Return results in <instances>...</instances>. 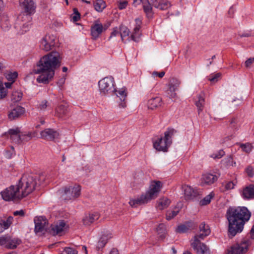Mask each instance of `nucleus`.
Segmentation results:
<instances>
[{"instance_id": "obj_1", "label": "nucleus", "mask_w": 254, "mask_h": 254, "mask_svg": "<svg viewBox=\"0 0 254 254\" xmlns=\"http://www.w3.org/2000/svg\"><path fill=\"white\" fill-rule=\"evenodd\" d=\"M45 179V176L43 174H24L17 185H12L2 191L0 192L1 197L5 201H18L32 192Z\"/></svg>"}, {"instance_id": "obj_2", "label": "nucleus", "mask_w": 254, "mask_h": 254, "mask_svg": "<svg viewBox=\"0 0 254 254\" xmlns=\"http://www.w3.org/2000/svg\"><path fill=\"white\" fill-rule=\"evenodd\" d=\"M61 60L60 53L54 51L41 58L32 71L33 73L39 74L36 81L39 83H49L54 77L56 69L60 66Z\"/></svg>"}, {"instance_id": "obj_3", "label": "nucleus", "mask_w": 254, "mask_h": 254, "mask_svg": "<svg viewBox=\"0 0 254 254\" xmlns=\"http://www.w3.org/2000/svg\"><path fill=\"white\" fill-rule=\"evenodd\" d=\"M251 213L246 207H230L226 217L228 221V232L232 237L241 233L245 223L250 219Z\"/></svg>"}, {"instance_id": "obj_4", "label": "nucleus", "mask_w": 254, "mask_h": 254, "mask_svg": "<svg viewBox=\"0 0 254 254\" xmlns=\"http://www.w3.org/2000/svg\"><path fill=\"white\" fill-rule=\"evenodd\" d=\"M162 188V183L159 181L151 182L149 188L139 196L135 199H130L129 205L132 207L146 204L151 200L156 199Z\"/></svg>"}, {"instance_id": "obj_5", "label": "nucleus", "mask_w": 254, "mask_h": 254, "mask_svg": "<svg viewBox=\"0 0 254 254\" xmlns=\"http://www.w3.org/2000/svg\"><path fill=\"white\" fill-rule=\"evenodd\" d=\"M173 128H168L164 133V137L158 138L153 142V146L158 151L166 152L172 143V137L176 132Z\"/></svg>"}, {"instance_id": "obj_6", "label": "nucleus", "mask_w": 254, "mask_h": 254, "mask_svg": "<svg viewBox=\"0 0 254 254\" xmlns=\"http://www.w3.org/2000/svg\"><path fill=\"white\" fill-rule=\"evenodd\" d=\"M81 186L73 184L64 187L62 191V197L65 200H72L81 194Z\"/></svg>"}, {"instance_id": "obj_7", "label": "nucleus", "mask_w": 254, "mask_h": 254, "mask_svg": "<svg viewBox=\"0 0 254 254\" xmlns=\"http://www.w3.org/2000/svg\"><path fill=\"white\" fill-rule=\"evenodd\" d=\"M100 92L105 95L110 94L115 90L114 78L111 76L105 77L98 82Z\"/></svg>"}, {"instance_id": "obj_8", "label": "nucleus", "mask_w": 254, "mask_h": 254, "mask_svg": "<svg viewBox=\"0 0 254 254\" xmlns=\"http://www.w3.org/2000/svg\"><path fill=\"white\" fill-rule=\"evenodd\" d=\"M21 241L17 238H13L9 235H5L0 237V246L7 249H14L20 245Z\"/></svg>"}, {"instance_id": "obj_9", "label": "nucleus", "mask_w": 254, "mask_h": 254, "mask_svg": "<svg viewBox=\"0 0 254 254\" xmlns=\"http://www.w3.org/2000/svg\"><path fill=\"white\" fill-rule=\"evenodd\" d=\"M250 244V240H244L240 244H236L232 246L227 254H244L247 252Z\"/></svg>"}, {"instance_id": "obj_10", "label": "nucleus", "mask_w": 254, "mask_h": 254, "mask_svg": "<svg viewBox=\"0 0 254 254\" xmlns=\"http://www.w3.org/2000/svg\"><path fill=\"white\" fill-rule=\"evenodd\" d=\"M20 3L23 9L27 13L26 15H24L22 18H24L30 21L31 18L29 15L34 13L36 8L33 1L32 0H20Z\"/></svg>"}, {"instance_id": "obj_11", "label": "nucleus", "mask_w": 254, "mask_h": 254, "mask_svg": "<svg viewBox=\"0 0 254 254\" xmlns=\"http://www.w3.org/2000/svg\"><path fill=\"white\" fill-rule=\"evenodd\" d=\"M210 234V230L209 226L205 222L200 223L199 226V233L193 238V246L196 247L198 243V239L203 240L205 237Z\"/></svg>"}, {"instance_id": "obj_12", "label": "nucleus", "mask_w": 254, "mask_h": 254, "mask_svg": "<svg viewBox=\"0 0 254 254\" xmlns=\"http://www.w3.org/2000/svg\"><path fill=\"white\" fill-rule=\"evenodd\" d=\"M55 40V38L53 35H47L42 39L40 46L42 50L49 51L54 46Z\"/></svg>"}, {"instance_id": "obj_13", "label": "nucleus", "mask_w": 254, "mask_h": 254, "mask_svg": "<svg viewBox=\"0 0 254 254\" xmlns=\"http://www.w3.org/2000/svg\"><path fill=\"white\" fill-rule=\"evenodd\" d=\"M35 232L36 233H42L47 228L48 221L44 216L36 217L34 219Z\"/></svg>"}, {"instance_id": "obj_14", "label": "nucleus", "mask_w": 254, "mask_h": 254, "mask_svg": "<svg viewBox=\"0 0 254 254\" xmlns=\"http://www.w3.org/2000/svg\"><path fill=\"white\" fill-rule=\"evenodd\" d=\"M117 95V102L119 103V106L120 108H126V97L127 96V89L125 87L117 90L114 91Z\"/></svg>"}, {"instance_id": "obj_15", "label": "nucleus", "mask_w": 254, "mask_h": 254, "mask_svg": "<svg viewBox=\"0 0 254 254\" xmlns=\"http://www.w3.org/2000/svg\"><path fill=\"white\" fill-rule=\"evenodd\" d=\"M184 192V198L187 200H191L199 194V191L194 189L190 186H185L183 188Z\"/></svg>"}, {"instance_id": "obj_16", "label": "nucleus", "mask_w": 254, "mask_h": 254, "mask_svg": "<svg viewBox=\"0 0 254 254\" xmlns=\"http://www.w3.org/2000/svg\"><path fill=\"white\" fill-rule=\"evenodd\" d=\"M25 109L20 106H17L11 109L8 113V118L9 120H16L21 117L25 113Z\"/></svg>"}, {"instance_id": "obj_17", "label": "nucleus", "mask_w": 254, "mask_h": 254, "mask_svg": "<svg viewBox=\"0 0 254 254\" xmlns=\"http://www.w3.org/2000/svg\"><path fill=\"white\" fill-rule=\"evenodd\" d=\"M41 138L47 140H53L59 135L58 132L51 128H46L40 132Z\"/></svg>"}, {"instance_id": "obj_18", "label": "nucleus", "mask_w": 254, "mask_h": 254, "mask_svg": "<svg viewBox=\"0 0 254 254\" xmlns=\"http://www.w3.org/2000/svg\"><path fill=\"white\" fill-rule=\"evenodd\" d=\"M21 131L18 127L14 129H10L8 131V137L11 141L15 144H20Z\"/></svg>"}, {"instance_id": "obj_19", "label": "nucleus", "mask_w": 254, "mask_h": 254, "mask_svg": "<svg viewBox=\"0 0 254 254\" xmlns=\"http://www.w3.org/2000/svg\"><path fill=\"white\" fill-rule=\"evenodd\" d=\"M51 228L50 232L53 235H61L66 228V223L63 220L60 221L57 223L52 225Z\"/></svg>"}, {"instance_id": "obj_20", "label": "nucleus", "mask_w": 254, "mask_h": 254, "mask_svg": "<svg viewBox=\"0 0 254 254\" xmlns=\"http://www.w3.org/2000/svg\"><path fill=\"white\" fill-rule=\"evenodd\" d=\"M100 216V215L98 212L86 214L82 218L83 224L87 226H90L95 221L98 220Z\"/></svg>"}, {"instance_id": "obj_21", "label": "nucleus", "mask_w": 254, "mask_h": 254, "mask_svg": "<svg viewBox=\"0 0 254 254\" xmlns=\"http://www.w3.org/2000/svg\"><path fill=\"white\" fill-rule=\"evenodd\" d=\"M142 24L141 20L139 18L135 19V26L133 29L132 34L131 35L130 38L132 40L138 42L139 41V37L141 35L140 29Z\"/></svg>"}, {"instance_id": "obj_22", "label": "nucleus", "mask_w": 254, "mask_h": 254, "mask_svg": "<svg viewBox=\"0 0 254 254\" xmlns=\"http://www.w3.org/2000/svg\"><path fill=\"white\" fill-rule=\"evenodd\" d=\"M218 179L216 175L206 173L202 175L201 179V184L202 186L210 185L215 182Z\"/></svg>"}, {"instance_id": "obj_23", "label": "nucleus", "mask_w": 254, "mask_h": 254, "mask_svg": "<svg viewBox=\"0 0 254 254\" xmlns=\"http://www.w3.org/2000/svg\"><path fill=\"white\" fill-rule=\"evenodd\" d=\"M67 105L66 103L60 104L56 109L55 116L60 119H64L67 114Z\"/></svg>"}, {"instance_id": "obj_24", "label": "nucleus", "mask_w": 254, "mask_h": 254, "mask_svg": "<svg viewBox=\"0 0 254 254\" xmlns=\"http://www.w3.org/2000/svg\"><path fill=\"white\" fill-rule=\"evenodd\" d=\"M103 30V26L101 23H95L91 26V34L92 38L94 40H96L99 35L102 33Z\"/></svg>"}, {"instance_id": "obj_25", "label": "nucleus", "mask_w": 254, "mask_h": 254, "mask_svg": "<svg viewBox=\"0 0 254 254\" xmlns=\"http://www.w3.org/2000/svg\"><path fill=\"white\" fill-rule=\"evenodd\" d=\"M198 239V243L196 247H194L193 241L191 243V245L194 250H195L198 254H210V251L207 247L203 243H201Z\"/></svg>"}, {"instance_id": "obj_26", "label": "nucleus", "mask_w": 254, "mask_h": 254, "mask_svg": "<svg viewBox=\"0 0 254 254\" xmlns=\"http://www.w3.org/2000/svg\"><path fill=\"white\" fill-rule=\"evenodd\" d=\"M13 218L12 216H8L5 219L0 217V233L3 232L5 230L7 229L12 224Z\"/></svg>"}, {"instance_id": "obj_27", "label": "nucleus", "mask_w": 254, "mask_h": 254, "mask_svg": "<svg viewBox=\"0 0 254 254\" xmlns=\"http://www.w3.org/2000/svg\"><path fill=\"white\" fill-rule=\"evenodd\" d=\"M112 238V234L109 232H106L100 237L97 245V249L99 250L106 245L108 240Z\"/></svg>"}, {"instance_id": "obj_28", "label": "nucleus", "mask_w": 254, "mask_h": 254, "mask_svg": "<svg viewBox=\"0 0 254 254\" xmlns=\"http://www.w3.org/2000/svg\"><path fill=\"white\" fill-rule=\"evenodd\" d=\"M195 226V225L192 222L189 221L184 224L179 226L176 229V231L180 233H186L189 230L194 229Z\"/></svg>"}, {"instance_id": "obj_29", "label": "nucleus", "mask_w": 254, "mask_h": 254, "mask_svg": "<svg viewBox=\"0 0 254 254\" xmlns=\"http://www.w3.org/2000/svg\"><path fill=\"white\" fill-rule=\"evenodd\" d=\"M152 5L161 10H165L170 7V3L165 0H152Z\"/></svg>"}, {"instance_id": "obj_30", "label": "nucleus", "mask_w": 254, "mask_h": 254, "mask_svg": "<svg viewBox=\"0 0 254 254\" xmlns=\"http://www.w3.org/2000/svg\"><path fill=\"white\" fill-rule=\"evenodd\" d=\"M162 99L159 97H155L148 100L147 106L148 109L154 110L161 106Z\"/></svg>"}, {"instance_id": "obj_31", "label": "nucleus", "mask_w": 254, "mask_h": 254, "mask_svg": "<svg viewBox=\"0 0 254 254\" xmlns=\"http://www.w3.org/2000/svg\"><path fill=\"white\" fill-rule=\"evenodd\" d=\"M205 103L204 93L201 92L197 95L195 99V104L196 106L198 113L201 112L203 110V106Z\"/></svg>"}, {"instance_id": "obj_32", "label": "nucleus", "mask_w": 254, "mask_h": 254, "mask_svg": "<svg viewBox=\"0 0 254 254\" xmlns=\"http://www.w3.org/2000/svg\"><path fill=\"white\" fill-rule=\"evenodd\" d=\"M243 196L246 198H254V185H251L246 187L243 190Z\"/></svg>"}, {"instance_id": "obj_33", "label": "nucleus", "mask_w": 254, "mask_h": 254, "mask_svg": "<svg viewBox=\"0 0 254 254\" xmlns=\"http://www.w3.org/2000/svg\"><path fill=\"white\" fill-rule=\"evenodd\" d=\"M170 200L166 197L160 198L157 202L156 207L159 210L167 208L170 204Z\"/></svg>"}, {"instance_id": "obj_34", "label": "nucleus", "mask_w": 254, "mask_h": 254, "mask_svg": "<svg viewBox=\"0 0 254 254\" xmlns=\"http://www.w3.org/2000/svg\"><path fill=\"white\" fill-rule=\"evenodd\" d=\"M181 81L176 78H171L170 79L169 83V88H170L171 91H176L181 84Z\"/></svg>"}, {"instance_id": "obj_35", "label": "nucleus", "mask_w": 254, "mask_h": 254, "mask_svg": "<svg viewBox=\"0 0 254 254\" xmlns=\"http://www.w3.org/2000/svg\"><path fill=\"white\" fill-rule=\"evenodd\" d=\"M93 5L95 9L98 12H102L106 7V2L103 0H96Z\"/></svg>"}, {"instance_id": "obj_36", "label": "nucleus", "mask_w": 254, "mask_h": 254, "mask_svg": "<svg viewBox=\"0 0 254 254\" xmlns=\"http://www.w3.org/2000/svg\"><path fill=\"white\" fill-rule=\"evenodd\" d=\"M120 31V36L122 39V41H124V38L128 36L129 34V29L126 26L121 25L119 28Z\"/></svg>"}, {"instance_id": "obj_37", "label": "nucleus", "mask_w": 254, "mask_h": 254, "mask_svg": "<svg viewBox=\"0 0 254 254\" xmlns=\"http://www.w3.org/2000/svg\"><path fill=\"white\" fill-rule=\"evenodd\" d=\"M22 93L18 90L13 91L11 95V100L13 103H16L20 101L22 98Z\"/></svg>"}, {"instance_id": "obj_38", "label": "nucleus", "mask_w": 254, "mask_h": 254, "mask_svg": "<svg viewBox=\"0 0 254 254\" xmlns=\"http://www.w3.org/2000/svg\"><path fill=\"white\" fill-rule=\"evenodd\" d=\"M239 127V126L237 120L235 119H232L230 121V124L228 127V129L230 131L235 132L236 131L238 130Z\"/></svg>"}, {"instance_id": "obj_39", "label": "nucleus", "mask_w": 254, "mask_h": 254, "mask_svg": "<svg viewBox=\"0 0 254 254\" xmlns=\"http://www.w3.org/2000/svg\"><path fill=\"white\" fill-rule=\"evenodd\" d=\"M143 8L144 12L146 14L147 16L149 17L152 16V7L149 3L148 0L146 1L144 4H143Z\"/></svg>"}, {"instance_id": "obj_40", "label": "nucleus", "mask_w": 254, "mask_h": 254, "mask_svg": "<svg viewBox=\"0 0 254 254\" xmlns=\"http://www.w3.org/2000/svg\"><path fill=\"white\" fill-rule=\"evenodd\" d=\"M180 212L179 208H175L173 210H168L166 212V219L170 220L174 218Z\"/></svg>"}, {"instance_id": "obj_41", "label": "nucleus", "mask_w": 254, "mask_h": 254, "mask_svg": "<svg viewBox=\"0 0 254 254\" xmlns=\"http://www.w3.org/2000/svg\"><path fill=\"white\" fill-rule=\"evenodd\" d=\"M32 137H33V136H32V133L30 132H21L20 144L22 142L28 141L32 138Z\"/></svg>"}, {"instance_id": "obj_42", "label": "nucleus", "mask_w": 254, "mask_h": 254, "mask_svg": "<svg viewBox=\"0 0 254 254\" xmlns=\"http://www.w3.org/2000/svg\"><path fill=\"white\" fill-rule=\"evenodd\" d=\"M214 196V193L211 192L208 195H206L203 199L200 201L201 205H205L209 204L211 199Z\"/></svg>"}, {"instance_id": "obj_43", "label": "nucleus", "mask_w": 254, "mask_h": 254, "mask_svg": "<svg viewBox=\"0 0 254 254\" xmlns=\"http://www.w3.org/2000/svg\"><path fill=\"white\" fill-rule=\"evenodd\" d=\"M233 162L232 157L231 156H229L221 161V164L225 167H229L233 166Z\"/></svg>"}, {"instance_id": "obj_44", "label": "nucleus", "mask_w": 254, "mask_h": 254, "mask_svg": "<svg viewBox=\"0 0 254 254\" xmlns=\"http://www.w3.org/2000/svg\"><path fill=\"white\" fill-rule=\"evenodd\" d=\"M7 93V89L3 86L2 82L0 81V99L4 98Z\"/></svg>"}, {"instance_id": "obj_45", "label": "nucleus", "mask_w": 254, "mask_h": 254, "mask_svg": "<svg viewBox=\"0 0 254 254\" xmlns=\"http://www.w3.org/2000/svg\"><path fill=\"white\" fill-rule=\"evenodd\" d=\"M240 146L243 151L247 153L250 152L253 148V146L250 143L241 144Z\"/></svg>"}, {"instance_id": "obj_46", "label": "nucleus", "mask_w": 254, "mask_h": 254, "mask_svg": "<svg viewBox=\"0 0 254 254\" xmlns=\"http://www.w3.org/2000/svg\"><path fill=\"white\" fill-rule=\"evenodd\" d=\"M78 252L71 247H65L63 251L62 254H77Z\"/></svg>"}, {"instance_id": "obj_47", "label": "nucleus", "mask_w": 254, "mask_h": 254, "mask_svg": "<svg viewBox=\"0 0 254 254\" xmlns=\"http://www.w3.org/2000/svg\"><path fill=\"white\" fill-rule=\"evenodd\" d=\"M49 106V104L48 102L46 100H44L39 103L38 108L40 110H45Z\"/></svg>"}, {"instance_id": "obj_48", "label": "nucleus", "mask_w": 254, "mask_h": 254, "mask_svg": "<svg viewBox=\"0 0 254 254\" xmlns=\"http://www.w3.org/2000/svg\"><path fill=\"white\" fill-rule=\"evenodd\" d=\"M18 75V74L16 72H11L10 73L7 74L6 75L7 79L11 81L12 82H13L15 80V79L17 78Z\"/></svg>"}, {"instance_id": "obj_49", "label": "nucleus", "mask_w": 254, "mask_h": 254, "mask_svg": "<svg viewBox=\"0 0 254 254\" xmlns=\"http://www.w3.org/2000/svg\"><path fill=\"white\" fill-rule=\"evenodd\" d=\"M224 155V152L223 150H221L216 153H213L211 155V157L213 158V159H220L222 156H223Z\"/></svg>"}, {"instance_id": "obj_50", "label": "nucleus", "mask_w": 254, "mask_h": 254, "mask_svg": "<svg viewBox=\"0 0 254 254\" xmlns=\"http://www.w3.org/2000/svg\"><path fill=\"white\" fill-rule=\"evenodd\" d=\"M118 35H120L119 29L118 27H115L113 29L112 32H111L110 36L109 38V40H110L112 38Z\"/></svg>"}, {"instance_id": "obj_51", "label": "nucleus", "mask_w": 254, "mask_h": 254, "mask_svg": "<svg viewBox=\"0 0 254 254\" xmlns=\"http://www.w3.org/2000/svg\"><path fill=\"white\" fill-rule=\"evenodd\" d=\"M74 15L72 16V20L74 22L78 21L80 18V14L76 8L73 9Z\"/></svg>"}, {"instance_id": "obj_52", "label": "nucleus", "mask_w": 254, "mask_h": 254, "mask_svg": "<svg viewBox=\"0 0 254 254\" xmlns=\"http://www.w3.org/2000/svg\"><path fill=\"white\" fill-rule=\"evenodd\" d=\"M221 74L220 73H217L215 74L211 75L209 80L211 82H215L217 81V79L220 77Z\"/></svg>"}, {"instance_id": "obj_53", "label": "nucleus", "mask_w": 254, "mask_h": 254, "mask_svg": "<svg viewBox=\"0 0 254 254\" xmlns=\"http://www.w3.org/2000/svg\"><path fill=\"white\" fill-rule=\"evenodd\" d=\"M127 4L128 2L127 0L120 1L118 3V8L121 10L125 9L127 7Z\"/></svg>"}, {"instance_id": "obj_54", "label": "nucleus", "mask_w": 254, "mask_h": 254, "mask_svg": "<svg viewBox=\"0 0 254 254\" xmlns=\"http://www.w3.org/2000/svg\"><path fill=\"white\" fill-rule=\"evenodd\" d=\"M235 184L233 182H228L225 186V190H229L234 189Z\"/></svg>"}, {"instance_id": "obj_55", "label": "nucleus", "mask_w": 254, "mask_h": 254, "mask_svg": "<svg viewBox=\"0 0 254 254\" xmlns=\"http://www.w3.org/2000/svg\"><path fill=\"white\" fill-rule=\"evenodd\" d=\"M176 91H171L170 88H169L167 90V94L169 96L170 98L173 99L177 97V94L175 93Z\"/></svg>"}, {"instance_id": "obj_56", "label": "nucleus", "mask_w": 254, "mask_h": 254, "mask_svg": "<svg viewBox=\"0 0 254 254\" xmlns=\"http://www.w3.org/2000/svg\"><path fill=\"white\" fill-rule=\"evenodd\" d=\"M246 172L248 174V175L250 177H252L254 175L253 168L251 166H249L246 169Z\"/></svg>"}, {"instance_id": "obj_57", "label": "nucleus", "mask_w": 254, "mask_h": 254, "mask_svg": "<svg viewBox=\"0 0 254 254\" xmlns=\"http://www.w3.org/2000/svg\"><path fill=\"white\" fill-rule=\"evenodd\" d=\"M165 75V72L161 71L160 72H158L157 71H154L152 73V76L154 77L155 76H158L160 78L163 77Z\"/></svg>"}, {"instance_id": "obj_58", "label": "nucleus", "mask_w": 254, "mask_h": 254, "mask_svg": "<svg viewBox=\"0 0 254 254\" xmlns=\"http://www.w3.org/2000/svg\"><path fill=\"white\" fill-rule=\"evenodd\" d=\"M254 62V58H250L248 59L246 62H245V66L247 67H249L251 66L252 64Z\"/></svg>"}, {"instance_id": "obj_59", "label": "nucleus", "mask_w": 254, "mask_h": 254, "mask_svg": "<svg viewBox=\"0 0 254 254\" xmlns=\"http://www.w3.org/2000/svg\"><path fill=\"white\" fill-rule=\"evenodd\" d=\"M13 215L14 216H20L23 217L25 215V212L23 210L15 211L13 212Z\"/></svg>"}, {"instance_id": "obj_60", "label": "nucleus", "mask_w": 254, "mask_h": 254, "mask_svg": "<svg viewBox=\"0 0 254 254\" xmlns=\"http://www.w3.org/2000/svg\"><path fill=\"white\" fill-rule=\"evenodd\" d=\"M30 25L29 23H24L22 25V31L21 32V34H23L24 32H26L29 29V26Z\"/></svg>"}, {"instance_id": "obj_61", "label": "nucleus", "mask_w": 254, "mask_h": 254, "mask_svg": "<svg viewBox=\"0 0 254 254\" xmlns=\"http://www.w3.org/2000/svg\"><path fill=\"white\" fill-rule=\"evenodd\" d=\"M147 0H133V3L137 5L142 3L144 4L145 2H146Z\"/></svg>"}, {"instance_id": "obj_62", "label": "nucleus", "mask_w": 254, "mask_h": 254, "mask_svg": "<svg viewBox=\"0 0 254 254\" xmlns=\"http://www.w3.org/2000/svg\"><path fill=\"white\" fill-rule=\"evenodd\" d=\"M249 235V237H250L251 239H254V225L252 227Z\"/></svg>"}, {"instance_id": "obj_63", "label": "nucleus", "mask_w": 254, "mask_h": 254, "mask_svg": "<svg viewBox=\"0 0 254 254\" xmlns=\"http://www.w3.org/2000/svg\"><path fill=\"white\" fill-rule=\"evenodd\" d=\"M110 254H119V252L117 249L113 248L111 251Z\"/></svg>"}, {"instance_id": "obj_64", "label": "nucleus", "mask_w": 254, "mask_h": 254, "mask_svg": "<svg viewBox=\"0 0 254 254\" xmlns=\"http://www.w3.org/2000/svg\"><path fill=\"white\" fill-rule=\"evenodd\" d=\"M164 228V225L163 224L159 225L158 228H157V231H159V229H163Z\"/></svg>"}]
</instances>
